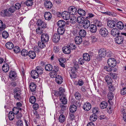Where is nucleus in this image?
Listing matches in <instances>:
<instances>
[{
    "label": "nucleus",
    "instance_id": "5",
    "mask_svg": "<svg viewBox=\"0 0 126 126\" xmlns=\"http://www.w3.org/2000/svg\"><path fill=\"white\" fill-rule=\"evenodd\" d=\"M68 10L69 12L71 15H75L78 13L77 9L74 6H71L69 7Z\"/></svg>",
    "mask_w": 126,
    "mask_h": 126
},
{
    "label": "nucleus",
    "instance_id": "57",
    "mask_svg": "<svg viewBox=\"0 0 126 126\" xmlns=\"http://www.w3.org/2000/svg\"><path fill=\"white\" fill-rule=\"evenodd\" d=\"M79 33V32L77 29H75L71 33V34L74 36H77Z\"/></svg>",
    "mask_w": 126,
    "mask_h": 126
},
{
    "label": "nucleus",
    "instance_id": "13",
    "mask_svg": "<svg viewBox=\"0 0 126 126\" xmlns=\"http://www.w3.org/2000/svg\"><path fill=\"white\" fill-rule=\"evenodd\" d=\"M44 5L45 7L47 9H51L53 5L51 2L50 1H45L44 3Z\"/></svg>",
    "mask_w": 126,
    "mask_h": 126
},
{
    "label": "nucleus",
    "instance_id": "4",
    "mask_svg": "<svg viewBox=\"0 0 126 126\" xmlns=\"http://www.w3.org/2000/svg\"><path fill=\"white\" fill-rule=\"evenodd\" d=\"M99 33L102 37H105L108 35V32L105 28H101L99 31Z\"/></svg>",
    "mask_w": 126,
    "mask_h": 126
},
{
    "label": "nucleus",
    "instance_id": "21",
    "mask_svg": "<svg viewBox=\"0 0 126 126\" xmlns=\"http://www.w3.org/2000/svg\"><path fill=\"white\" fill-rule=\"evenodd\" d=\"M55 77L56 78V81L57 83L59 84H61L63 82L62 77L60 75H58Z\"/></svg>",
    "mask_w": 126,
    "mask_h": 126
},
{
    "label": "nucleus",
    "instance_id": "50",
    "mask_svg": "<svg viewBox=\"0 0 126 126\" xmlns=\"http://www.w3.org/2000/svg\"><path fill=\"white\" fill-rule=\"evenodd\" d=\"M65 120V117L63 114L61 115L59 117V121L60 123H63L64 122Z\"/></svg>",
    "mask_w": 126,
    "mask_h": 126
},
{
    "label": "nucleus",
    "instance_id": "54",
    "mask_svg": "<svg viewBox=\"0 0 126 126\" xmlns=\"http://www.w3.org/2000/svg\"><path fill=\"white\" fill-rule=\"evenodd\" d=\"M33 3L32 0H27L25 4L27 6H30L32 5Z\"/></svg>",
    "mask_w": 126,
    "mask_h": 126
},
{
    "label": "nucleus",
    "instance_id": "46",
    "mask_svg": "<svg viewBox=\"0 0 126 126\" xmlns=\"http://www.w3.org/2000/svg\"><path fill=\"white\" fill-rule=\"evenodd\" d=\"M5 27L6 25L5 24L3 23L2 21L0 20V31L4 30Z\"/></svg>",
    "mask_w": 126,
    "mask_h": 126
},
{
    "label": "nucleus",
    "instance_id": "51",
    "mask_svg": "<svg viewBox=\"0 0 126 126\" xmlns=\"http://www.w3.org/2000/svg\"><path fill=\"white\" fill-rule=\"evenodd\" d=\"M30 102L32 104L34 103L35 102L36 100L35 97L34 96H32L30 97Z\"/></svg>",
    "mask_w": 126,
    "mask_h": 126
},
{
    "label": "nucleus",
    "instance_id": "49",
    "mask_svg": "<svg viewBox=\"0 0 126 126\" xmlns=\"http://www.w3.org/2000/svg\"><path fill=\"white\" fill-rule=\"evenodd\" d=\"M59 97L60 96H62L65 95L64 94V90L62 87H60L59 89Z\"/></svg>",
    "mask_w": 126,
    "mask_h": 126
},
{
    "label": "nucleus",
    "instance_id": "30",
    "mask_svg": "<svg viewBox=\"0 0 126 126\" xmlns=\"http://www.w3.org/2000/svg\"><path fill=\"white\" fill-rule=\"evenodd\" d=\"M97 116L96 114L94 113L90 117V120L91 122H94L97 119Z\"/></svg>",
    "mask_w": 126,
    "mask_h": 126
},
{
    "label": "nucleus",
    "instance_id": "2",
    "mask_svg": "<svg viewBox=\"0 0 126 126\" xmlns=\"http://www.w3.org/2000/svg\"><path fill=\"white\" fill-rule=\"evenodd\" d=\"M21 92L19 88H16L14 90V97L17 100H19L20 99Z\"/></svg>",
    "mask_w": 126,
    "mask_h": 126
},
{
    "label": "nucleus",
    "instance_id": "40",
    "mask_svg": "<svg viewBox=\"0 0 126 126\" xmlns=\"http://www.w3.org/2000/svg\"><path fill=\"white\" fill-rule=\"evenodd\" d=\"M64 29L63 27H59L58 29L57 32L58 34L60 35L63 34L64 32Z\"/></svg>",
    "mask_w": 126,
    "mask_h": 126
},
{
    "label": "nucleus",
    "instance_id": "64",
    "mask_svg": "<svg viewBox=\"0 0 126 126\" xmlns=\"http://www.w3.org/2000/svg\"><path fill=\"white\" fill-rule=\"evenodd\" d=\"M41 29H40V27H39L36 29V32L37 34H41L42 33L43 31Z\"/></svg>",
    "mask_w": 126,
    "mask_h": 126
},
{
    "label": "nucleus",
    "instance_id": "15",
    "mask_svg": "<svg viewBox=\"0 0 126 126\" xmlns=\"http://www.w3.org/2000/svg\"><path fill=\"white\" fill-rule=\"evenodd\" d=\"M111 34L114 36H118L120 34L119 31L116 28L112 29L111 32Z\"/></svg>",
    "mask_w": 126,
    "mask_h": 126
},
{
    "label": "nucleus",
    "instance_id": "59",
    "mask_svg": "<svg viewBox=\"0 0 126 126\" xmlns=\"http://www.w3.org/2000/svg\"><path fill=\"white\" fill-rule=\"evenodd\" d=\"M85 60L82 58H80L78 60V63L81 65H82L85 63Z\"/></svg>",
    "mask_w": 126,
    "mask_h": 126
},
{
    "label": "nucleus",
    "instance_id": "33",
    "mask_svg": "<svg viewBox=\"0 0 126 126\" xmlns=\"http://www.w3.org/2000/svg\"><path fill=\"white\" fill-rule=\"evenodd\" d=\"M105 80L106 82L108 84H111L112 82V80L111 77L108 75L106 76L105 78Z\"/></svg>",
    "mask_w": 126,
    "mask_h": 126
},
{
    "label": "nucleus",
    "instance_id": "43",
    "mask_svg": "<svg viewBox=\"0 0 126 126\" xmlns=\"http://www.w3.org/2000/svg\"><path fill=\"white\" fill-rule=\"evenodd\" d=\"M43 41H40L38 42V46L41 48H43L45 47H46L45 43Z\"/></svg>",
    "mask_w": 126,
    "mask_h": 126
},
{
    "label": "nucleus",
    "instance_id": "39",
    "mask_svg": "<svg viewBox=\"0 0 126 126\" xmlns=\"http://www.w3.org/2000/svg\"><path fill=\"white\" fill-rule=\"evenodd\" d=\"M108 105V103L104 101L101 102L100 104V107L102 109L106 108Z\"/></svg>",
    "mask_w": 126,
    "mask_h": 126
},
{
    "label": "nucleus",
    "instance_id": "45",
    "mask_svg": "<svg viewBox=\"0 0 126 126\" xmlns=\"http://www.w3.org/2000/svg\"><path fill=\"white\" fill-rule=\"evenodd\" d=\"M77 109L76 106L74 105H71L70 107V111L72 113L75 112L76 110Z\"/></svg>",
    "mask_w": 126,
    "mask_h": 126
},
{
    "label": "nucleus",
    "instance_id": "17",
    "mask_svg": "<svg viewBox=\"0 0 126 126\" xmlns=\"http://www.w3.org/2000/svg\"><path fill=\"white\" fill-rule=\"evenodd\" d=\"M83 108L85 111H88L91 108V105L90 103L87 102L85 103L83 105Z\"/></svg>",
    "mask_w": 126,
    "mask_h": 126
},
{
    "label": "nucleus",
    "instance_id": "10",
    "mask_svg": "<svg viewBox=\"0 0 126 126\" xmlns=\"http://www.w3.org/2000/svg\"><path fill=\"white\" fill-rule=\"evenodd\" d=\"M41 37L42 41H43L44 42H47L49 38L48 34L46 33L42 34L41 35Z\"/></svg>",
    "mask_w": 126,
    "mask_h": 126
},
{
    "label": "nucleus",
    "instance_id": "29",
    "mask_svg": "<svg viewBox=\"0 0 126 126\" xmlns=\"http://www.w3.org/2000/svg\"><path fill=\"white\" fill-rule=\"evenodd\" d=\"M59 97L60 100L63 104L65 105L67 104V101L66 99L65 95L62 96H60Z\"/></svg>",
    "mask_w": 126,
    "mask_h": 126
},
{
    "label": "nucleus",
    "instance_id": "32",
    "mask_svg": "<svg viewBox=\"0 0 126 126\" xmlns=\"http://www.w3.org/2000/svg\"><path fill=\"white\" fill-rule=\"evenodd\" d=\"M36 85L34 83L32 82L30 85V89L31 91H35L36 88Z\"/></svg>",
    "mask_w": 126,
    "mask_h": 126
},
{
    "label": "nucleus",
    "instance_id": "12",
    "mask_svg": "<svg viewBox=\"0 0 126 126\" xmlns=\"http://www.w3.org/2000/svg\"><path fill=\"white\" fill-rule=\"evenodd\" d=\"M71 46H69L68 47L64 46L63 48V52L66 54H69L71 52Z\"/></svg>",
    "mask_w": 126,
    "mask_h": 126
},
{
    "label": "nucleus",
    "instance_id": "63",
    "mask_svg": "<svg viewBox=\"0 0 126 126\" xmlns=\"http://www.w3.org/2000/svg\"><path fill=\"white\" fill-rule=\"evenodd\" d=\"M121 94L123 95L126 94V87L123 88L121 90Z\"/></svg>",
    "mask_w": 126,
    "mask_h": 126
},
{
    "label": "nucleus",
    "instance_id": "25",
    "mask_svg": "<svg viewBox=\"0 0 126 126\" xmlns=\"http://www.w3.org/2000/svg\"><path fill=\"white\" fill-rule=\"evenodd\" d=\"M83 59L85 61H89L90 60V57L89 54L87 53H85L83 54Z\"/></svg>",
    "mask_w": 126,
    "mask_h": 126
},
{
    "label": "nucleus",
    "instance_id": "11",
    "mask_svg": "<svg viewBox=\"0 0 126 126\" xmlns=\"http://www.w3.org/2000/svg\"><path fill=\"white\" fill-rule=\"evenodd\" d=\"M60 38V36L59 34L57 33H55L52 37V41L55 43L58 42L59 41Z\"/></svg>",
    "mask_w": 126,
    "mask_h": 126
},
{
    "label": "nucleus",
    "instance_id": "9",
    "mask_svg": "<svg viewBox=\"0 0 126 126\" xmlns=\"http://www.w3.org/2000/svg\"><path fill=\"white\" fill-rule=\"evenodd\" d=\"M70 14L69 12L64 11L62 12L61 16L64 19L67 20L70 18Z\"/></svg>",
    "mask_w": 126,
    "mask_h": 126
},
{
    "label": "nucleus",
    "instance_id": "41",
    "mask_svg": "<svg viewBox=\"0 0 126 126\" xmlns=\"http://www.w3.org/2000/svg\"><path fill=\"white\" fill-rule=\"evenodd\" d=\"M45 69L46 70L50 71L52 70L53 67L51 64H48L45 65Z\"/></svg>",
    "mask_w": 126,
    "mask_h": 126
},
{
    "label": "nucleus",
    "instance_id": "34",
    "mask_svg": "<svg viewBox=\"0 0 126 126\" xmlns=\"http://www.w3.org/2000/svg\"><path fill=\"white\" fill-rule=\"evenodd\" d=\"M79 33L80 37H84L86 35V32L85 30L84 29H81L79 31Z\"/></svg>",
    "mask_w": 126,
    "mask_h": 126
},
{
    "label": "nucleus",
    "instance_id": "28",
    "mask_svg": "<svg viewBox=\"0 0 126 126\" xmlns=\"http://www.w3.org/2000/svg\"><path fill=\"white\" fill-rule=\"evenodd\" d=\"M16 74L15 72L10 71L9 74V77L11 79V80H13L15 79L16 77Z\"/></svg>",
    "mask_w": 126,
    "mask_h": 126
},
{
    "label": "nucleus",
    "instance_id": "58",
    "mask_svg": "<svg viewBox=\"0 0 126 126\" xmlns=\"http://www.w3.org/2000/svg\"><path fill=\"white\" fill-rule=\"evenodd\" d=\"M13 112H14V114H17L19 112V110L18 108L16 107H14L12 109Z\"/></svg>",
    "mask_w": 126,
    "mask_h": 126
},
{
    "label": "nucleus",
    "instance_id": "35",
    "mask_svg": "<svg viewBox=\"0 0 126 126\" xmlns=\"http://www.w3.org/2000/svg\"><path fill=\"white\" fill-rule=\"evenodd\" d=\"M59 61L60 63V65L63 67H65V64L64 63L66 61L65 59H64L61 58L59 59Z\"/></svg>",
    "mask_w": 126,
    "mask_h": 126
},
{
    "label": "nucleus",
    "instance_id": "61",
    "mask_svg": "<svg viewBox=\"0 0 126 126\" xmlns=\"http://www.w3.org/2000/svg\"><path fill=\"white\" fill-rule=\"evenodd\" d=\"M74 95L76 99L79 100L81 98L80 94L78 92H76L75 94Z\"/></svg>",
    "mask_w": 126,
    "mask_h": 126
},
{
    "label": "nucleus",
    "instance_id": "20",
    "mask_svg": "<svg viewBox=\"0 0 126 126\" xmlns=\"http://www.w3.org/2000/svg\"><path fill=\"white\" fill-rule=\"evenodd\" d=\"M115 22L113 20H109L108 21V26L110 28H113L115 27Z\"/></svg>",
    "mask_w": 126,
    "mask_h": 126
},
{
    "label": "nucleus",
    "instance_id": "14",
    "mask_svg": "<svg viewBox=\"0 0 126 126\" xmlns=\"http://www.w3.org/2000/svg\"><path fill=\"white\" fill-rule=\"evenodd\" d=\"M37 24L38 26L41 27L42 28H45L46 27V24L45 23L40 19L38 20Z\"/></svg>",
    "mask_w": 126,
    "mask_h": 126
},
{
    "label": "nucleus",
    "instance_id": "31",
    "mask_svg": "<svg viewBox=\"0 0 126 126\" xmlns=\"http://www.w3.org/2000/svg\"><path fill=\"white\" fill-rule=\"evenodd\" d=\"M117 27L120 30H122L124 27V25L123 23L121 21L117 22L116 24Z\"/></svg>",
    "mask_w": 126,
    "mask_h": 126
},
{
    "label": "nucleus",
    "instance_id": "60",
    "mask_svg": "<svg viewBox=\"0 0 126 126\" xmlns=\"http://www.w3.org/2000/svg\"><path fill=\"white\" fill-rule=\"evenodd\" d=\"M111 67H109L107 66H106L104 67V69L107 72H111L112 69Z\"/></svg>",
    "mask_w": 126,
    "mask_h": 126
},
{
    "label": "nucleus",
    "instance_id": "56",
    "mask_svg": "<svg viewBox=\"0 0 126 126\" xmlns=\"http://www.w3.org/2000/svg\"><path fill=\"white\" fill-rule=\"evenodd\" d=\"M108 96L109 99L112 100L113 97V93L111 92H110L108 94Z\"/></svg>",
    "mask_w": 126,
    "mask_h": 126
},
{
    "label": "nucleus",
    "instance_id": "18",
    "mask_svg": "<svg viewBox=\"0 0 126 126\" xmlns=\"http://www.w3.org/2000/svg\"><path fill=\"white\" fill-rule=\"evenodd\" d=\"M96 26L94 24H91L90 26L89 30L90 32L92 33L96 32L97 30Z\"/></svg>",
    "mask_w": 126,
    "mask_h": 126
},
{
    "label": "nucleus",
    "instance_id": "24",
    "mask_svg": "<svg viewBox=\"0 0 126 126\" xmlns=\"http://www.w3.org/2000/svg\"><path fill=\"white\" fill-rule=\"evenodd\" d=\"M6 47L8 49H11L14 47V45L11 42H8L6 43L5 45Z\"/></svg>",
    "mask_w": 126,
    "mask_h": 126
},
{
    "label": "nucleus",
    "instance_id": "16",
    "mask_svg": "<svg viewBox=\"0 0 126 126\" xmlns=\"http://www.w3.org/2000/svg\"><path fill=\"white\" fill-rule=\"evenodd\" d=\"M83 27L85 29L88 28L90 26V22L88 19H86L83 23Z\"/></svg>",
    "mask_w": 126,
    "mask_h": 126
},
{
    "label": "nucleus",
    "instance_id": "22",
    "mask_svg": "<svg viewBox=\"0 0 126 126\" xmlns=\"http://www.w3.org/2000/svg\"><path fill=\"white\" fill-rule=\"evenodd\" d=\"M31 75L32 77L34 79L37 78L38 77L39 74L35 70H32L31 72Z\"/></svg>",
    "mask_w": 126,
    "mask_h": 126
},
{
    "label": "nucleus",
    "instance_id": "36",
    "mask_svg": "<svg viewBox=\"0 0 126 126\" xmlns=\"http://www.w3.org/2000/svg\"><path fill=\"white\" fill-rule=\"evenodd\" d=\"M66 23L63 20H60L57 23V25L59 27H63L65 25Z\"/></svg>",
    "mask_w": 126,
    "mask_h": 126
},
{
    "label": "nucleus",
    "instance_id": "1",
    "mask_svg": "<svg viewBox=\"0 0 126 126\" xmlns=\"http://www.w3.org/2000/svg\"><path fill=\"white\" fill-rule=\"evenodd\" d=\"M11 6L6 9L2 10L1 12V15L3 17H9L13 15V13L15 12Z\"/></svg>",
    "mask_w": 126,
    "mask_h": 126
},
{
    "label": "nucleus",
    "instance_id": "27",
    "mask_svg": "<svg viewBox=\"0 0 126 126\" xmlns=\"http://www.w3.org/2000/svg\"><path fill=\"white\" fill-rule=\"evenodd\" d=\"M11 6L12 8H13V9L15 12L16 10H19L20 9L21 7V5L19 3H17L15 4V6Z\"/></svg>",
    "mask_w": 126,
    "mask_h": 126
},
{
    "label": "nucleus",
    "instance_id": "52",
    "mask_svg": "<svg viewBox=\"0 0 126 126\" xmlns=\"http://www.w3.org/2000/svg\"><path fill=\"white\" fill-rule=\"evenodd\" d=\"M70 22L72 23H73L76 22L77 20V17L75 15H72V16L70 17Z\"/></svg>",
    "mask_w": 126,
    "mask_h": 126
},
{
    "label": "nucleus",
    "instance_id": "3",
    "mask_svg": "<svg viewBox=\"0 0 126 126\" xmlns=\"http://www.w3.org/2000/svg\"><path fill=\"white\" fill-rule=\"evenodd\" d=\"M107 63L109 66L113 67L116 65L117 62L115 59L111 58L108 59Z\"/></svg>",
    "mask_w": 126,
    "mask_h": 126
},
{
    "label": "nucleus",
    "instance_id": "23",
    "mask_svg": "<svg viewBox=\"0 0 126 126\" xmlns=\"http://www.w3.org/2000/svg\"><path fill=\"white\" fill-rule=\"evenodd\" d=\"M45 19L47 20H50L52 17L51 14L49 12H46L44 15Z\"/></svg>",
    "mask_w": 126,
    "mask_h": 126
},
{
    "label": "nucleus",
    "instance_id": "42",
    "mask_svg": "<svg viewBox=\"0 0 126 126\" xmlns=\"http://www.w3.org/2000/svg\"><path fill=\"white\" fill-rule=\"evenodd\" d=\"M85 20L84 18L82 16L78 17L77 19V21L78 23L79 24L83 23Z\"/></svg>",
    "mask_w": 126,
    "mask_h": 126
},
{
    "label": "nucleus",
    "instance_id": "55",
    "mask_svg": "<svg viewBox=\"0 0 126 126\" xmlns=\"http://www.w3.org/2000/svg\"><path fill=\"white\" fill-rule=\"evenodd\" d=\"M13 50L15 53H18L20 52V49L17 46H15Z\"/></svg>",
    "mask_w": 126,
    "mask_h": 126
},
{
    "label": "nucleus",
    "instance_id": "44",
    "mask_svg": "<svg viewBox=\"0 0 126 126\" xmlns=\"http://www.w3.org/2000/svg\"><path fill=\"white\" fill-rule=\"evenodd\" d=\"M28 51L24 49H23L21 52V55L25 57L28 56Z\"/></svg>",
    "mask_w": 126,
    "mask_h": 126
},
{
    "label": "nucleus",
    "instance_id": "26",
    "mask_svg": "<svg viewBox=\"0 0 126 126\" xmlns=\"http://www.w3.org/2000/svg\"><path fill=\"white\" fill-rule=\"evenodd\" d=\"M9 65L6 63H5L2 66L3 71L5 72H6L9 70Z\"/></svg>",
    "mask_w": 126,
    "mask_h": 126
},
{
    "label": "nucleus",
    "instance_id": "19",
    "mask_svg": "<svg viewBox=\"0 0 126 126\" xmlns=\"http://www.w3.org/2000/svg\"><path fill=\"white\" fill-rule=\"evenodd\" d=\"M75 42L76 44L79 45L82 42V39L80 36H76L75 38Z\"/></svg>",
    "mask_w": 126,
    "mask_h": 126
},
{
    "label": "nucleus",
    "instance_id": "47",
    "mask_svg": "<svg viewBox=\"0 0 126 126\" xmlns=\"http://www.w3.org/2000/svg\"><path fill=\"white\" fill-rule=\"evenodd\" d=\"M78 13L81 16H84L86 14V12L85 11L82 9H79L78 11Z\"/></svg>",
    "mask_w": 126,
    "mask_h": 126
},
{
    "label": "nucleus",
    "instance_id": "6",
    "mask_svg": "<svg viewBox=\"0 0 126 126\" xmlns=\"http://www.w3.org/2000/svg\"><path fill=\"white\" fill-rule=\"evenodd\" d=\"M124 36L120 35L117 36L115 39V42L118 44L122 43L124 41Z\"/></svg>",
    "mask_w": 126,
    "mask_h": 126
},
{
    "label": "nucleus",
    "instance_id": "62",
    "mask_svg": "<svg viewBox=\"0 0 126 126\" xmlns=\"http://www.w3.org/2000/svg\"><path fill=\"white\" fill-rule=\"evenodd\" d=\"M16 125L17 126H23V122L21 120H18L16 123Z\"/></svg>",
    "mask_w": 126,
    "mask_h": 126
},
{
    "label": "nucleus",
    "instance_id": "38",
    "mask_svg": "<svg viewBox=\"0 0 126 126\" xmlns=\"http://www.w3.org/2000/svg\"><path fill=\"white\" fill-rule=\"evenodd\" d=\"M28 55L30 58L32 59H34L36 56L35 53L33 51H29L28 53Z\"/></svg>",
    "mask_w": 126,
    "mask_h": 126
},
{
    "label": "nucleus",
    "instance_id": "37",
    "mask_svg": "<svg viewBox=\"0 0 126 126\" xmlns=\"http://www.w3.org/2000/svg\"><path fill=\"white\" fill-rule=\"evenodd\" d=\"M43 69L42 67L40 66H38L36 67L35 70L37 71L39 74H41L43 73Z\"/></svg>",
    "mask_w": 126,
    "mask_h": 126
},
{
    "label": "nucleus",
    "instance_id": "48",
    "mask_svg": "<svg viewBox=\"0 0 126 126\" xmlns=\"http://www.w3.org/2000/svg\"><path fill=\"white\" fill-rule=\"evenodd\" d=\"M14 118V114L13 112L12 111H10L9 113V118L10 120H13Z\"/></svg>",
    "mask_w": 126,
    "mask_h": 126
},
{
    "label": "nucleus",
    "instance_id": "53",
    "mask_svg": "<svg viewBox=\"0 0 126 126\" xmlns=\"http://www.w3.org/2000/svg\"><path fill=\"white\" fill-rule=\"evenodd\" d=\"M9 33L6 31H4L2 33V37L4 38H6L9 36Z\"/></svg>",
    "mask_w": 126,
    "mask_h": 126
},
{
    "label": "nucleus",
    "instance_id": "8",
    "mask_svg": "<svg viewBox=\"0 0 126 126\" xmlns=\"http://www.w3.org/2000/svg\"><path fill=\"white\" fill-rule=\"evenodd\" d=\"M77 68L75 67H73L71 68L70 70H69V74L71 77L72 78H76V76L75 74V72L77 70Z\"/></svg>",
    "mask_w": 126,
    "mask_h": 126
},
{
    "label": "nucleus",
    "instance_id": "7",
    "mask_svg": "<svg viewBox=\"0 0 126 126\" xmlns=\"http://www.w3.org/2000/svg\"><path fill=\"white\" fill-rule=\"evenodd\" d=\"M98 54L100 57H104L107 54L106 49L103 48H101L99 50Z\"/></svg>",
    "mask_w": 126,
    "mask_h": 126
}]
</instances>
